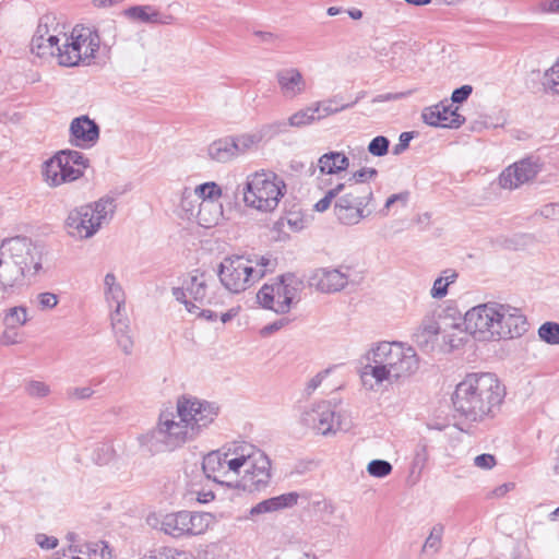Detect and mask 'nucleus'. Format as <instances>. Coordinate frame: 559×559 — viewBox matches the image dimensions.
<instances>
[{
  "label": "nucleus",
  "mask_w": 559,
  "mask_h": 559,
  "mask_svg": "<svg viewBox=\"0 0 559 559\" xmlns=\"http://www.w3.org/2000/svg\"><path fill=\"white\" fill-rule=\"evenodd\" d=\"M538 336L550 345L559 344V323L545 322L538 329Z\"/></svg>",
  "instance_id": "a18cd8bd"
},
{
  "label": "nucleus",
  "mask_w": 559,
  "mask_h": 559,
  "mask_svg": "<svg viewBox=\"0 0 559 559\" xmlns=\"http://www.w3.org/2000/svg\"><path fill=\"white\" fill-rule=\"evenodd\" d=\"M215 403L191 395H180L176 405L164 407L156 426L140 437V443L152 453L173 451L197 439L217 417Z\"/></svg>",
  "instance_id": "f257e3e1"
},
{
  "label": "nucleus",
  "mask_w": 559,
  "mask_h": 559,
  "mask_svg": "<svg viewBox=\"0 0 559 559\" xmlns=\"http://www.w3.org/2000/svg\"><path fill=\"white\" fill-rule=\"evenodd\" d=\"M336 198H337V190H336V185L331 188L330 190H328L324 194V197L319 200L316 204H314V210L318 211V212H324L326 211L332 202L334 201V203L336 202Z\"/></svg>",
  "instance_id": "5fc2aeb1"
},
{
  "label": "nucleus",
  "mask_w": 559,
  "mask_h": 559,
  "mask_svg": "<svg viewBox=\"0 0 559 559\" xmlns=\"http://www.w3.org/2000/svg\"><path fill=\"white\" fill-rule=\"evenodd\" d=\"M71 142L79 147H91L99 139L98 124L87 116L72 120L70 124Z\"/></svg>",
  "instance_id": "aec40b11"
},
{
  "label": "nucleus",
  "mask_w": 559,
  "mask_h": 559,
  "mask_svg": "<svg viewBox=\"0 0 559 559\" xmlns=\"http://www.w3.org/2000/svg\"><path fill=\"white\" fill-rule=\"evenodd\" d=\"M27 310L25 307L17 306L8 310L4 316L3 323L5 328H14L24 325L27 322Z\"/></svg>",
  "instance_id": "79ce46f5"
},
{
  "label": "nucleus",
  "mask_w": 559,
  "mask_h": 559,
  "mask_svg": "<svg viewBox=\"0 0 559 559\" xmlns=\"http://www.w3.org/2000/svg\"><path fill=\"white\" fill-rule=\"evenodd\" d=\"M411 94H412L411 91L400 92V93H385V94L377 95L376 97L372 98L371 102L373 104L385 103V102H394V100H400V99L406 98Z\"/></svg>",
  "instance_id": "13d9d810"
},
{
  "label": "nucleus",
  "mask_w": 559,
  "mask_h": 559,
  "mask_svg": "<svg viewBox=\"0 0 559 559\" xmlns=\"http://www.w3.org/2000/svg\"><path fill=\"white\" fill-rule=\"evenodd\" d=\"M301 419L305 425L322 436L347 429V425L343 423L341 415H336L334 407L324 401L307 409Z\"/></svg>",
  "instance_id": "ddd939ff"
},
{
  "label": "nucleus",
  "mask_w": 559,
  "mask_h": 559,
  "mask_svg": "<svg viewBox=\"0 0 559 559\" xmlns=\"http://www.w3.org/2000/svg\"><path fill=\"white\" fill-rule=\"evenodd\" d=\"M443 532L444 527L442 524H436L432 526L430 534L423 546V552L426 556L431 557L438 552L439 548L441 547Z\"/></svg>",
  "instance_id": "a19ab883"
},
{
  "label": "nucleus",
  "mask_w": 559,
  "mask_h": 559,
  "mask_svg": "<svg viewBox=\"0 0 559 559\" xmlns=\"http://www.w3.org/2000/svg\"><path fill=\"white\" fill-rule=\"evenodd\" d=\"M58 155L59 157H61L62 163L68 167L75 166L78 168H81L83 171L85 168L88 167V159L78 151H60Z\"/></svg>",
  "instance_id": "37998d69"
},
{
  "label": "nucleus",
  "mask_w": 559,
  "mask_h": 559,
  "mask_svg": "<svg viewBox=\"0 0 559 559\" xmlns=\"http://www.w3.org/2000/svg\"><path fill=\"white\" fill-rule=\"evenodd\" d=\"M390 141L386 136L378 135L373 138L368 144V152L377 157H381L388 154Z\"/></svg>",
  "instance_id": "603ef678"
},
{
  "label": "nucleus",
  "mask_w": 559,
  "mask_h": 559,
  "mask_svg": "<svg viewBox=\"0 0 559 559\" xmlns=\"http://www.w3.org/2000/svg\"><path fill=\"white\" fill-rule=\"evenodd\" d=\"M474 464H475V466H477L479 468L490 469L496 465V459L491 454L484 453V454L477 455L474 459Z\"/></svg>",
  "instance_id": "680f3d73"
},
{
  "label": "nucleus",
  "mask_w": 559,
  "mask_h": 559,
  "mask_svg": "<svg viewBox=\"0 0 559 559\" xmlns=\"http://www.w3.org/2000/svg\"><path fill=\"white\" fill-rule=\"evenodd\" d=\"M67 540L70 543L68 551L72 555L71 559H81L75 555H83L90 558L100 557L102 559L112 556L109 545L104 540L81 543L74 533H68Z\"/></svg>",
  "instance_id": "412c9836"
},
{
  "label": "nucleus",
  "mask_w": 559,
  "mask_h": 559,
  "mask_svg": "<svg viewBox=\"0 0 559 559\" xmlns=\"http://www.w3.org/2000/svg\"><path fill=\"white\" fill-rule=\"evenodd\" d=\"M40 269L41 252L29 239H10L0 249V290L23 286L25 278L36 275Z\"/></svg>",
  "instance_id": "20e7f679"
},
{
  "label": "nucleus",
  "mask_w": 559,
  "mask_h": 559,
  "mask_svg": "<svg viewBox=\"0 0 559 559\" xmlns=\"http://www.w3.org/2000/svg\"><path fill=\"white\" fill-rule=\"evenodd\" d=\"M100 38L97 31L90 27H75L70 36L63 34V51L57 53L58 63L63 67H74L81 61L95 57L99 49Z\"/></svg>",
  "instance_id": "1a4fd4ad"
},
{
  "label": "nucleus",
  "mask_w": 559,
  "mask_h": 559,
  "mask_svg": "<svg viewBox=\"0 0 559 559\" xmlns=\"http://www.w3.org/2000/svg\"><path fill=\"white\" fill-rule=\"evenodd\" d=\"M442 332L440 325L432 317H426L414 333V340L420 347L428 345Z\"/></svg>",
  "instance_id": "473e14b6"
},
{
  "label": "nucleus",
  "mask_w": 559,
  "mask_h": 559,
  "mask_svg": "<svg viewBox=\"0 0 559 559\" xmlns=\"http://www.w3.org/2000/svg\"><path fill=\"white\" fill-rule=\"evenodd\" d=\"M25 392L31 397L39 399L45 397L50 393V388L43 381L29 380L25 383Z\"/></svg>",
  "instance_id": "3c124183"
},
{
  "label": "nucleus",
  "mask_w": 559,
  "mask_h": 559,
  "mask_svg": "<svg viewBox=\"0 0 559 559\" xmlns=\"http://www.w3.org/2000/svg\"><path fill=\"white\" fill-rule=\"evenodd\" d=\"M202 469L209 479L224 484L225 475V454L216 450L207 453L203 457Z\"/></svg>",
  "instance_id": "a878e982"
},
{
  "label": "nucleus",
  "mask_w": 559,
  "mask_h": 559,
  "mask_svg": "<svg viewBox=\"0 0 559 559\" xmlns=\"http://www.w3.org/2000/svg\"><path fill=\"white\" fill-rule=\"evenodd\" d=\"M104 294L106 302L112 308L110 319L118 320L124 316L126 295L122 286L117 282L114 273H107L104 278Z\"/></svg>",
  "instance_id": "4be33fe9"
},
{
  "label": "nucleus",
  "mask_w": 559,
  "mask_h": 559,
  "mask_svg": "<svg viewBox=\"0 0 559 559\" xmlns=\"http://www.w3.org/2000/svg\"><path fill=\"white\" fill-rule=\"evenodd\" d=\"M43 45H40V50H38L34 46V37L31 41V50L33 53L40 58H48V57H56L57 53H61L63 51L62 45H60L61 37H56V35L45 37L43 36V39L40 40Z\"/></svg>",
  "instance_id": "e433bc0d"
},
{
  "label": "nucleus",
  "mask_w": 559,
  "mask_h": 559,
  "mask_svg": "<svg viewBox=\"0 0 559 559\" xmlns=\"http://www.w3.org/2000/svg\"><path fill=\"white\" fill-rule=\"evenodd\" d=\"M349 272L350 267L348 266H341L338 269L321 267L311 274L309 284L321 293H337L347 286Z\"/></svg>",
  "instance_id": "2eb2a0df"
},
{
  "label": "nucleus",
  "mask_w": 559,
  "mask_h": 559,
  "mask_svg": "<svg viewBox=\"0 0 559 559\" xmlns=\"http://www.w3.org/2000/svg\"><path fill=\"white\" fill-rule=\"evenodd\" d=\"M393 467L390 462L385 460H372L367 465L369 475L378 478H383L391 474Z\"/></svg>",
  "instance_id": "8fccbe9b"
},
{
  "label": "nucleus",
  "mask_w": 559,
  "mask_h": 559,
  "mask_svg": "<svg viewBox=\"0 0 559 559\" xmlns=\"http://www.w3.org/2000/svg\"><path fill=\"white\" fill-rule=\"evenodd\" d=\"M336 190L334 214L340 223L349 226L356 225L370 215L371 211L367 210V206L373 198L371 188L338 182Z\"/></svg>",
  "instance_id": "6e6552de"
},
{
  "label": "nucleus",
  "mask_w": 559,
  "mask_h": 559,
  "mask_svg": "<svg viewBox=\"0 0 559 559\" xmlns=\"http://www.w3.org/2000/svg\"><path fill=\"white\" fill-rule=\"evenodd\" d=\"M442 337L443 342L450 346V348H457L463 345L469 332L466 330V326L463 324V319H460V322H454L448 324L445 322L442 323Z\"/></svg>",
  "instance_id": "7c9ffc66"
},
{
  "label": "nucleus",
  "mask_w": 559,
  "mask_h": 559,
  "mask_svg": "<svg viewBox=\"0 0 559 559\" xmlns=\"http://www.w3.org/2000/svg\"><path fill=\"white\" fill-rule=\"evenodd\" d=\"M337 105H338V96H334L326 100L317 102V103L312 104L316 114H318V116H317L318 120L352 107V105H349V104H342L340 106H337Z\"/></svg>",
  "instance_id": "58836bf2"
},
{
  "label": "nucleus",
  "mask_w": 559,
  "mask_h": 559,
  "mask_svg": "<svg viewBox=\"0 0 559 559\" xmlns=\"http://www.w3.org/2000/svg\"><path fill=\"white\" fill-rule=\"evenodd\" d=\"M252 35L258 38V43L269 46H277L282 40L278 34L266 31H253Z\"/></svg>",
  "instance_id": "864d4df0"
},
{
  "label": "nucleus",
  "mask_w": 559,
  "mask_h": 559,
  "mask_svg": "<svg viewBox=\"0 0 559 559\" xmlns=\"http://www.w3.org/2000/svg\"><path fill=\"white\" fill-rule=\"evenodd\" d=\"M285 189V183L275 174L255 173L247 178L243 201L250 207L271 212L277 207Z\"/></svg>",
  "instance_id": "0eeeda50"
},
{
  "label": "nucleus",
  "mask_w": 559,
  "mask_h": 559,
  "mask_svg": "<svg viewBox=\"0 0 559 559\" xmlns=\"http://www.w3.org/2000/svg\"><path fill=\"white\" fill-rule=\"evenodd\" d=\"M116 207V201L111 197L74 207L64 222L67 234L76 240L92 238L103 224H108L112 219Z\"/></svg>",
  "instance_id": "423d86ee"
},
{
  "label": "nucleus",
  "mask_w": 559,
  "mask_h": 559,
  "mask_svg": "<svg viewBox=\"0 0 559 559\" xmlns=\"http://www.w3.org/2000/svg\"><path fill=\"white\" fill-rule=\"evenodd\" d=\"M413 139H414V132H403V133H401V135L399 138V143L393 146L392 153L394 155H400L403 152H405L408 148L409 142Z\"/></svg>",
  "instance_id": "4d7b16f0"
},
{
  "label": "nucleus",
  "mask_w": 559,
  "mask_h": 559,
  "mask_svg": "<svg viewBox=\"0 0 559 559\" xmlns=\"http://www.w3.org/2000/svg\"><path fill=\"white\" fill-rule=\"evenodd\" d=\"M275 79L282 96L286 99H295L307 91V81L297 68H284L276 72Z\"/></svg>",
  "instance_id": "6ab92c4d"
},
{
  "label": "nucleus",
  "mask_w": 559,
  "mask_h": 559,
  "mask_svg": "<svg viewBox=\"0 0 559 559\" xmlns=\"http://www.w3.org/2000/svg\"><path fill=\"white\" fill-rule=\"evenodd\" d=\"M318 120L313 106L306 107L292 115L288 122L277 121L266 126V129L273 131L272 134H277L286 129L287 126L300 128L312 123Z\"/></svg>",
  "instance_id": "bb28decb"
},
{
  "label": "nucleus",
  "mask_w": 559,
  "mask_h": 559,
  "mask_svg": "<svg viewBox=\"0 0 559 559\" xmlns=\"http://www.w3.org/2000/svg\"><path fill=\"white\" fill-rule=\"evenodd\" d=\"M173 295L178 301L186 306L189 312H192L193 309H198L197 306L187 299V296L189 295L193 300L200 304L205 301L207 295L205 274L199 273L198 271L190 273L187 278L183 280L181 287L173 288Z\"/></svg>",
  "instance_id": "dca6fc26"
},
{
  "label": "nucleus",
  "mask_w": 559,
  "mask_h": 559,
  "mask_svg": "<svg viewBox=\"0 0 559 559\" xmlns=\"http://www.w3.org/2000/svg\"><path fill=\"white\" fill-rule=\"evenodd\" d=\"M257 298L259 304L266 308L274 310L276 307V290H275V284L267 285L265 284L257 294Z\"/></svg>",
  "instance_id": "de8ad7c7"
},
{
  "label": "nucleus",
  "mask_w": 559,
  "mask_h": 559,
  "mask_svg": "<svg viewBox=\"0 0 559 559\" xmlns=\"http://www.w3.org/2000/svg\"><path fill=\"white\" fill-rule=\"evenodd\" d=\"M62 173H63V177H64V183L66 182H71V181H74L76 179H79L80 177L83 176V170L81 168H78L75 166H66L62 167Z\"/></svg>",
  "instance_id": "69168bd1"
},
{
  "label": "nucleus",
  "mask_w": 559,
  "mask_h": 559,
  "mask_svg": "<svg viewBox=\"0 0 559 559\" xmlns=\"http://www.w3.org/2000/svg\"><path fill=\"white\" fill-rule=\"evenodd\" d=\"M326 374L328 370L321 371L309 380L305 389L307 395H311L316 391V389L322 383V380Z\"/></svg>",
  "instance_id": "338daca9"
},
{
  "label": "nucleus",
  "mask_w": 559,
  "mask_h": 559,
  "mask_svg": "<svg viewBox=\"0 0 559 559\" xmlns=\"http://www.w3.org/2000/svg\"><path fill=\"white\" fill-rule=\"evenodd\" d=\"M252 263V259L243 255L226 257L218 267V277L222 285L234 294L248 289L257 282Z\"/></svg>",
  "instance_id": "9d476101"
},
{
  "label": "nucleus",
  "mask_w": 559,
  "mask_h": 559,
  "mask_svg": "<svg viewBox=\"0 0 559 559\" xmlns=\"http://www.w3.org/2000/svg\"><path fill=\"white\" fill-rule=\"evenodd\" d=\"M62 167H64V164L58 153L44 163L43 177L49 187H58L64 183Z\"/></svg>",
  "instance_id": "72a5a7b5"
},
{
  "label": "nucleus",
  "mask_w": 559,
  "mask_h": 559,
  "mask_svg": "<svg viewBox=\"0 0 559 559\" xmlns=\"http://www.w3.org/2000/svg\"><path fill=\"white\" fill-rule=\"evenodd\" d=\"M378 175L374 168H361L349 176L343 183L356 185L360 188H371L367 181L376 178Z\"/></svg>",
  "instance_id": "c03bdc74"
},
{
  "label": "nucleus",
  "mask_w": 559,
  "mask_h": 559,
  "mask_svg": "<svg viewBox=\"0 0 559 559\" xmlns=\"http://www.w3.org/2000/svg\"><path fill=\"white\" fill-rule=\"evenodd\" d=\"M234 143L230 136L213 141L206 148L210 159L217 163H228L236 157Z\"/></svg>",
  "instance_id": "c756f323"
},
{
  "label": "nucleus",
  "mask_w": 559,
  "mask_h": 559,
  "mask_svg": "<svg viewBox=\"0 0 559 559\" xmlns=\"http://www.w3.org/2000/svg\"><path fill=\"white\" fill-rule=\"evenodd\" d=\"M299 495L297 492H287L259 502L250 510V515L275 512L297 504Z\"/></svg>",
  "instance_id": "393cba45"
},
{
  "label": "nucleus",
  "mask_w": 559,
  "mask_h": 559,
  "mask_svg": "<svg viewBox=\"0 0 559 559\" xmlns=\"http://www.w3.org/2000/svg\"><path fill=\"white\" fill-rule=\"evenodd\" d=\"M472 92L473 88L471 85H462L461 87L455 88L451 95L452 104H461L465 102Z\"/></svg>",
  "instance_id": "bf43d9fd"
},
{
  "label": "nucleus",
  "mask_w": 559,
  "mask_h": 559,
  "mask_svg": "<svg viewBox=\"0 0 559 559\" xmlns=\"http://www.w3.org/2000/svg\"><path fill=\"white\" fill-rule=\"evenodd\" d=\"M317 167L321 175H340L349 167V158L343 152L330 151L321 155Z\"/></svg>",
  "instance_id": "b1692460"
},
{
  "label": "nucleus",
  "mask_w": 559,
  "mask_h": 559,
  "mask_svg": "<svg viewBox=\"0 0 559 559\" xmlns=\"http://www.w3.org/2000/svg\"><path fill=\"white\" fill-rule=\"evenodd\" d=\"M273 131L266 129V126L259 132L255 133H245L237 136H230L234 143V150L236 153V157L246 154L252 148L257 147V145L262 141L263 136L272 134Z\"/></svg>",
  "instance_id": "2f4dec72"
},
{
  "label": "nucleus",
  "mask_w": 559,
  "mask_h": 559,
  "mask_svg": "<svg viewBox=\"0 0 559 559\" xmlns=\"http://www.w3.org/2000/svg\"><path fill=\"white\" fill-rule=\"evenodd\" d=\"M115 456V449L110 441H102L94 444L92 460L97 465L108 464Z\"/></svg>",
  "instance_id": "ea45409f"
},
{
  "label": "nucleus",
  "mask_w": 559,
  "mask_h": 559,
  "mask_svg": "<svg viewBox=\"0 0 559 559\" xmlns=\"http://www.w3.org/2000/svg\"><path fill=\"white\" fill-rule=\"evenodd\" d=\"M37 301L41 310H48L58 305L59 298L56 294L46 292L37 295Z\"/></svg>",
  "instance_id": "6e6d98bb"
},
{
  "label": "nucleus",
  "mask_w": 559,
  "mask_h": 559,
  "mask_svg": "<svg viewBox=\"0 0 559 559\" xmlns=\"http://www.w3.org/2000/svg\"><path fill=\"white\" fill-rule=\"evenodd\" d=\"M197 195L194 194V191L185 190L181 198V207L189 212L191 215L194 213V205L192 199H195Z\"/></svg>",
  "instance_id": "0e129e2a"
},
{
  "label": "nucleus",
  "mask_w": 559,
  "mask_h": 559,
  "mask_svg": "<svg viewBox=\"0 0 559 559\" xmlns=\"http://www.w3.org/2000/svg\"><path fill=\"white\" fill-rule=\"evenodd\" d=\"M252 261V269L257 282L260 278H262L267 272H272L276 266V260L270 257H257Z\"/></svg>",
  "instance_id": "49530a36"
},
{
  "label": "nucleus",
  "mask_w": 559,
  "mask_h": 559,
  "mask_svg": "<svg viewBox=\"0 0 559 559\" xmlns=\"http://www.w3.org/2000/svg\"><path fill=\"white\" fill-rule=\"evenodd\" d=\"M540 170L538 160L533 157L523 158L506 168L499 176V185L503 189H515L534 179Z\"/></svg>",
  "instance_id": "4468645a"
},
{
  "label": "nucleus",
  "mask_w": 559,
  "mask_h": 559,
  "mask_svg": "<svg viewBox=\"0 0 559 559\" xmlns=\"http://www.w3.org/2000/svg\"><path fill=\"white\" fill-rule=\"evenodd\" d=\"M302 289V282L293 273H287L278 277L275 283L276 290V313H287L294 302L299 301V293Z\"/></svg>",
  "instance_id": "a211bd4d"
},
{
  "label": "nucleus",
  "mask_w": 559,
  "mask_h": 559,
  "mask_svg": "<svg viewBox=\"0 0 559 559\" xmlns=\"http://www.w3.org/2000/svg\"><path fill=\"white\" fill-rule=\"evenodd\" d=\"M287 322H288L287 319H280L277 321H274L271 324L263 326L261 329L260 333L262 336H269L272 333H274V332L281 330L283 326H285L287 324Z\"/></svg>",
  "instance_id": "774afa93"
},
{
  "label": "nucleus",
  "mask_w": 559,
  "mask_h": 559,
  "mask_svg": "<svg viewBox=\"0 0 559 559\" xmlns=\"http://www.w3.org/2000/svg\"><path fill=\"white\" fill-rule=\"evenodd\" d=\"M209 526V514L179 511L168 513L160 521V530L173 537L198 535Z\"/></svg>",
  "instance_id": "f8f14e48"
},
{
  "label": "nucleus",
  "mask_w": 559,
  "mask_h": 559,
  "mask_svg": "<svg viewBox=\"0 0 559 559\" xmlns=\"http://www.w3.org/2000/svg\"><path fill=\"white\" fill-rule=\"evenodd\" d=\"M250 444H243L235 448L233 451L228 450L225 454V475L226 477L230 474H239L248 465L251 452L247 449Z\"/></svg>",
  "instance_id": "c85d7f7f"
},
{
  "label": "nucleus",
  "mask_w": 559,
  "mask_h": 559,
  "mask_svg": "<svg viewBox=\"0 0 559 559\" xmlns=\"http://www.w3.org/2000/svg\"><path fill=\"white\" fill-rule=\"evenodd\" d=\"M251 452L242 478L235 484V488L245 491H259L264 489L271 480V461L264 452L254 448L247 447Z\"/></svg>",
  "instance_id": "9b49d317"
},
{
  "label": "nucleus",
  "mask_w": 559,
  "mask_h": 559,
  "mask_svg": "<svg viewBox=\"0 0 559 559\" xmlns=\"http://www.w3.org/2000/svg\"><path fill=\"white\" fill-rule=\"evenodd\" d=\"M459 107L449 104L447 100L437 105L426 107L421 112L423 120L432 127L460 128L465 118L457 112Z\"/></svg>",
  "instance_id": "f3484780"
},
{
  "label": "nucleus",
  "mask_w": 559,
  "mask_h": 559,
  "mask_svg": "<svg viewBox=\"0 0 559 559\" xmlns=\"http://www.w3.org/2000/svg\"><path fill=\"white\" fill-rule=\"evenodd\" d=\"M543 85L551 93L559 94V60L545 72Z\"/></svg>",
  "instance_id": "09e8293b"
},
{
  "label": "nucleus",
  "mask_w": 559,
  "mask_h": 559,
  "mask_svg": "<svg viewBox=\"0 0 559 559\" xmlns=\"http://www.w3.org/2000/svg\"><path fill=\"white\" fill-rule=\"evenodd\" d=\"M110 320L118 346L126 355H131L133 348V340L129 334V324L127 318L122 316L119 317L118 320Z\"/></svg>",
  "instance_id": "f704fd0d"
},
{
  "label": "nucleus",
  "mask_w": 559,
  "mask_h": 559,
  "mask_svg": "<svg viewBox=\"0 0 559 559\" xmlns=\"http://www.w3.org/2000/svg\"><path fill=\"white\" fill-rule=\"evenodd\" d=\"M124 15L132 21L145 24L168 25L173 22V16L163 14L153 5H134L124 11Z\"/></svg>",
  "instance_id": "5701e85b"
},
{
  "label": "nucleus",
  "mask_w": 559,
  "mask_h": 559,
  "mask_svg": "<svg viewBox=\"0 0 559 559\" xmlns=\"http://www.w3.org/2000/svg\"><path fill=\"white\" fill-rule=\"evenodd\" d=\"M194 194L197 195L198 200H202L200 203V209L198 214L201 215L202 211L206 207L213 204L215 200H217L222 195V189L216 182H205L202 185H199L194 189Z\"/></svg>",
  "instance_id": "c9c22d12"
},
{
  "label": "nucleus",
  "mask_w": 559,
  "mask_h": 559,
  "mask_svg": "<svg viewBox=\"0 0 559 559\" xmlns=\"http://www.w3.org/2000/svg\"><path fill=\"white\" fill-rule=\"evenodd\" d=\"M370 374L378 383L394 382L402 377H408L419 368L415 349L397 342H382L368 356Z\"/></svg>",
  "instance_id": "39448f33"
},
{
  "label": "nucleus",
  "mask_w": 559,
  "mask_h": 559,
  "mask_svg": "<svg viewBox=\"0 0 559 559\" xmlns=\"http://www.w3.org/2000/svg\"><path fill=\"white\" fill-rule=\"evenodd\" d=\"M457 278V273L454 270L447 269L442 271L441 275L433 282L430 295L435 299H442L448 294V287Z\"/></svg>",
  "instance_id": "4c0bfd02"
},
{
  "label": "nucleus",
  "mask_w": 559,
  "mask_h": 559,
  "mask_svg": "<svg viewBox=\"0 0 559 559\" xmlns=\"http://www.w3.org/2000/svg\"><path fill=\"white\" fill-rule=\"evenodd\" d=\"M504 395V386L493 373H469L456 385L452 402L466 420L481 421L499 412Z\"/></svg>",
  "instance_id": "f03ea898"
},
{
  "label": "nucleus",
  "mask_w": 559,
  "mask_h": 559,
  "mask_svg": "<svg viewBox=\"0 0 559 559\" xmlns=\"http://www.w3.org/2000/svg\"><path fill=\"white\" fill-rule=\"evenodd\" d=\"M463 324L479 341L514 338L527 330L525 316L519 308L499 302H486L469 309Z\"/></svg>",
  "instance_id": "7ed1b4c3"
},
{
  "label": "nucleus",
  "mask_w": 559,
  "mask_h": 559,
  "mask_svg": "<svg viewBox=\"0 0 559 559\" xmlns=\"http://www.w3.org/2000/svg\"><path fill=\"white\" fill-rule=\"evenodd\" d=\"M61 24L58 22L56 14L53 13H46L44 14L39 21L36 28V32L34 34V46L40 50V45L43 43L40 41L43 39V36L49 37L52 35H56V37H62L63 34H66L62 31Z\"/></svg>",
  "instance_id": "cd10ccee"
},
{
  "label": "nucleus",
  "mask_w": 559,
  "mask_h": 559,
  "mask_svg": "<svg viewBox=\"0 0 559 559\" xmlns=\"http://www.w3.org/2000/svg\"><path fill=\"white\" fill-rule=\"evenodd\" d=\"M36 544L41 549H53L58 546V539L53 536H47L46 534H37L35 536Z\"/></svg>",
  "instance_id": "052dcab7"
},
{
  "label": "nucleus",
  "mask_w": 559,
  "mask_h": 559,
  "mask_svg": "<svg viewBox=\"0 0 559 559\" xmlns=\"http://www.w3.org/2000/svg\"><path fill=\"white\" fill-rule=\"evenodd\" d=\"M408 197H409V193L408 192H401V193H396V194H392L385 202L384 204V207L383 210L381 211V213L383 215H386V212L389 211V209L393 205V204H396V202H401L403 205H405L407 203V200H408Z\"/></svg>",
  "instance_id": "e2e57ef3"
}]
</instances>
